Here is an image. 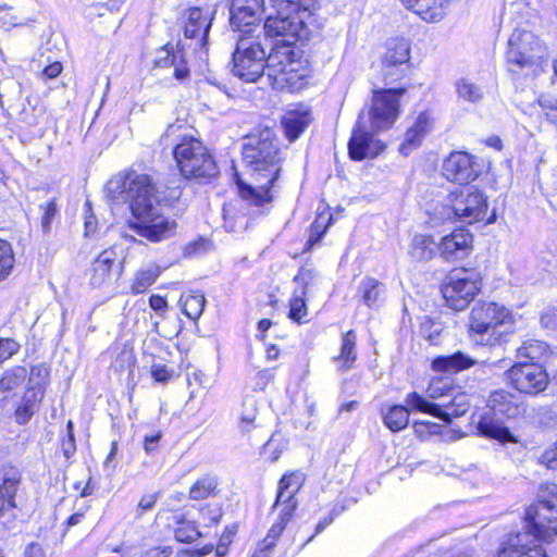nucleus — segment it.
Here are the masks:
<instances>
[{
	"label": "nucleus",
	"instance_id": "obj_46",
	"mask_svg": "<svg viewBox=\"0 0 557 557\" xmlns=\"http://www.w3.org/2000/svg\"><path fill=\"white\" fill-rule=\"evenodd\" d=\"M200 536V532L197 530L194 522L184 521L175 530V537L178 542L190 543Z\"/></svg>",
	"mask_w": 557,
	"mask_h": 557
},
{
	"label": "nucleus",
	"instance_id": "obj_17",
	"mask_svg": "<svg viewBox=\"0 0 557 557\" xmlns=\"http://www.w3.org/2000/svg\"><path fill=\"white\" fill-rule=\"evenodd\" d=\"M214 14L215 8L213 5L188 9L184 26L185 36L187 38L198 39L200 46L205 47Z\"/></svg>",
	"mask_w": 557,
	"mask_h": 557
},
{
	"label": "nucleus",
	"instance_id": "obj_3",
	"mask_svg": "<svg viewBox=\"0 0 557 557\" xmlns=\"http://www.w3.org/2000/svg\"><path fill=\"white\" fill-rule=\"evenodd\" d=\"M293 55V50L278 49L267 58L257 39L242 37L233 52V73L246 82L265 76L273 88L294 90L300 86L302 75L298 73L300 64Z\"/></svg>",
	"mask_w": 557,
	"mask_h": 557
},
{
	"label": "nucleus",
	"instance_id": "obj_23",
	"mask_svg": "<svg viewBox=\"0 0 557 557\" xmlns=\"http://www.w3.org/2000/svg\"><path fill=\"white\" fill-rule=\"evenodd\" d=\"M529 533H518L497 552L496 557H547L544 548L535 543V540L528 541Z\"/></svg>",
	"mask_w": 557,
	"mask_h": 557
},
{
	"label": "nucleus",
	"instance_id": "obj_20",
	"mask_svg": "<svg viewBox=\"0 0 557 557\" xmlns=\"http://www.w3.org/2000/svg\"><path fill=\"white\" fill-rule=\"evenodd\" d=\"M122 272V263L117 252L113 248L103 250L92 263L90 283L94 286H102L116 280Z\"/></svg>",
	"mask_w": 557,
	"mask_h": 557
},
{
	"label": "nucleus",
	"instance_id": "obj_10",
	"mask_svg": "<svg viewBox=\"0 0 557 557\" xmlns=\"http://www.w3.org/2000/svg\"><path fill=\"white\" fill-rule=\"evenodd\" d=\"M509 385L519 393L535 396L549 383L546 369L535 361L517 362L506 372Z\"/></svg>",
	"mask_w": 557,
	"mask_h": 557
},
{
	"label": "nucleus",
	"instance_id": "obj_13",
	"mask_svg": "<svg viewBox=\"0 0 557 557\" xmlns=\"http://www.w3.org/2000/svg\"><path fill=\"white\" fill-rule=\"evenodd\" d=\"M306 21L292 14H278L267 17L263 29L264 34L271 38H281L286 46L293 45L296 40L307 36ZM284 49L290 50L288 47Z\"/></svg>",
	"mask_w": 557,
	"mask_h": 557
},
{
	"label": "nucleus",
	"instance_id": "obj_39",
	"mask_svg": "<svg viewBox=\"0 0 557 557\" xmlns=\"http://www.w3.org/2000/svg\"><path fill=\"white\" fill-rule=\"evenodd\" d=\"M158 276V267L150 265L138 270L131 285L132 293L140 294L146 292L156 282Z\"/></svg>",
	"mask_w": 557,
	"mask_h": 557
},
{
	"label": "nucleus",
	"instance_id": "obj_24",
	"mask_svg": "<svg viewBox=\"0 0 557 557\" xmlns=\"http://www.w3.org/2000/svg\"><path fill=\"white\" fill-rule=\"evenodd\" d=\"M21 482V474L14 468L0 470V519L15 507V495Z\"/></svg>",
	"mask_w": 557,
	"mask_h": 557
},
{
	"label": "nucleus",
	"instance_id": "obj_21",
	"mask_svg": "<svg viewBox=\"0 0 557 557\" xmlns=\"http://www.w3.org/2000/svg\"><path fill=\"white\" fill-rule=\"evenodd\" d=\"M443 175L448 181L463 184L473 181L478 174L471 156L463 151H456L444 161Z\"/></svg>",
	"mask_w": 557,
	"mask_h": 557
},
{
	"label": "nucleus",
	"instance_id": "obj_57",
	"mask_svg": "<svg viewBox=\"0 0 557 557\" xmlns=\"http://www.w3.org/2000/svg\"><path fill=\"white\" fill-rule=\"evenodd\" d=\"M62 72V64L53 62L42 70V75L47 78H55Z\"/></svg>",
	"mask_w": 557,
	"mask_h": 557
},
{
	"label": "nucleus",
	"instance_id": "obj_51",
	"mask_svg": "<svg viewBox=\"0 0 557 557\" xmlns=\"http://www.w3.org/2000/svg\"><path fill=\"white\" fill-rule=\"evenodd\" d=\"M67 437L62 442L63 454L70 458L75 453V438L73 433V422L70 420L66 424Z\"/></svg>",
	"mask_w": 557,
	"mask_h": 557
},
{
	"label": "nucleus",
	"instance_id": "obj_32",
	"mask_svg": "<svg viewBox=\"0 0 557 557\" xmlns=\"http://www.w3.org/2000/svg\"><path fill=\"white\" fill-rule=\"evenodd\" d=\"M39 384L38 381L36 382L37 386H30L26 389L21 404L15 410V418L20 424L26 423L38 409L39 401L42 397V391Z\"/></svg>",
	"mask_w": 557,
	"mask_h": 557
},
{
	"label": "nucleus",
	"instance_id": "obj_43",
	"mask_svg": "<svg viewBox=\"0 0 557 557\" xmlns=\"http://www.w3.org/2000/svg\"><path fill=\"white\" fill-rule=\"evenodd\" d=\"M458 97L465 101L476 103L483 99L482 88L469 79H460L456 83Z\"/></svg>",
	"mask_w": 557,
	"mask_h": 557
},
{
	"label": "nucleus",
	"instance_id": "obj_18",
	"mask_svg": "<svg viewBox=\"0 0 557 557\" xmlns=\"http://www.w3.org/2000/svg\"><path fill=\"white\" fill-rule=\"evenodd\" d=\"M264 11L263 0H230V23L237 30L256 25Z\"/></svg>",
	"mask_w": 557,
	"mask_h": 557
},
{
	"label": "nucleus",
	"instance_id": "obj_49",
	"mask_svg": "<svg viewBox=\"0 0 557 557\" xmlns=\"http://www.w3.org/2000/svg\"><path fill=\"white\" fill-rule=\"evenodd\" d=\"M285 527L286 524L283 523L281 520H278L276 523L272 525V528L268 532L267 537L263 540L264 549L269 550L274 546L275 541L280 537Z\"/></svg>",
	"mask_w": 557,
	"mask_h": 557
},
{
	"label": "nucleus",
	"instance_id": "obj_62",
	"mask_svg": "<svg viewBox=\"0 0 557 557\" xmlns=\"http://www.w3.org/2000/svg\"><path fill=\"white\" fill-rule=\"evenodd\" d=\"M83 518H84L83 511L75 512L67 519V525L69 527L76 525L82 521Z\"/></svg>",
	"mask_w": 557,
	"mask_h": 557
},
{
	"label": "nucleus",
	"instance_id": "obj_15",
	"mask_svg": "<svg viewBox=\"0 0 557 557\" xmlns=\"http://www.w3.org/2000/svg\"><path fill=\"white\" fill-rule=\"evenodd\" d=\"M371 125L368 126L364 115L360 114L348 143L349 156L352 160L373 158L383 149L381 144L374 139Z\"/></svg>",
	"mask_w": 557,
	"mask_h": 557
},
{
	"label": "nucleus",
	"instance_id": "obj_52",
	"mask_svg": "<svg viewBox=\"0 0 557 557\" xmlns=\"http://www.w3.org/2000/svg\"><path fill=\"white\" fill-rule=\"evenodd\" d=\"M42 210L44 215L41 218V226L44 232H49L50 223L57 214L55 203L53 201H49L45 206H42Z\"/></svg>",
	"mask_w": 557,
	"mask_h": 557
},
{
	"label": "nucleus",
	"instance_id": "obj_26",
	"mask_svg": "<svg viewBox=\"0 0 557 557\" xmlns=\"http://www.w3.org/2000/svg\"><path fill=\"white\" fill-rule=\"evenodd\" d=\"M409 10L426 22H438L445 15L449 0H400Z\"/></svg>",
	"mask_w": 557,
	"mask_h": 557
},
{
	"label": "nucleus",
	"instance_id": "obj_34",
	"mask_svg": "<svg viewBox=\"0 0 557 557\" xmlns=\"http://www.w3.org/2000/svg\"><path fill=\"white\" fill-rule=\"evenodd\" d=\"M308 112L288 111L282 117V127L289 141L295 140L310 124Z\"/></svg>",
	"mask_w": 557,
	"mask_h": 557
},
{
	"label": "nucleus",
	"instance_id": "obj_12",
	"mask_svg": "<svg viewBox=\"0 0 557 557\" xmlns=\"http://www.w3.org/2000/svg\"><path fill=\"white\" fill-rule=\"evenodd\" d=\"M405 403L412 406L414 410L430 413L445 422H450L453 418L463 416L470 408V403L465 394H458L449 403L442 406L428 401L423 396L416 392L406 396Z\"/></svg>",
	"mask_w": 557,
	"mask_h": 557
},
{
	"label": "nucleus",
	"instance_id": "obj_4",
	"mask_svg": "<svg viewBox=\"0 0 557 557\" xmlns=\"http://www.w3.org/2000/svg\"><path fill=\"white\" fill-rule=\"evenodd\" d=\"M513 324L515 315L509 308L494 301H479L470 312L469 335L481 345L494 346Z\"/></svg>",
	"mask_w": 557,
	"mask_h": 557
},
{
	"label": "nucleus",
	"instance_id": "obj_47",
	"mask_svg": "<svg viewBox=\"0 0 557 557\" xmlns=\"http://www.w3.org/2000/svg\"><path fill=\"white\" fill-rule=\"evenodd\" d=\"M276 507L281 508L278 520L287 524V522L292 519L294 511L297 507V500L296 498L289 499L287 497H283V499L280 503H277L276 498L273 508Z\"/></svg>",
	"mask_w": 557,
	"mask_h": 557
},
{
	"label": "nucleus",
	"instance_id": "obj_54",
	"mask_svg": "<svg viewBox=\"0 0 557 557\" xmlns=\"http://www.w3.org/2000/svg\"><path fill=\"white\" fill-rule=\"evenodd\" d=\"M338 513H339V511H338L336 508H333V509L331 510V512L329 513V516H327V517H325V518H323V519H322V520H321V521L315 525L314 534H313V535H311V536L308 539V541L306 542V544H307V543H309V542H311V541L313 540V537H314L317 534H319V533L323 532V531H324V529H325L327 525H330V524L334 521V519L338 516Z\"/></svg>",
	"mask_w": 557,
	"mask_h": 557
},
{
	"label": "nucleus",
	"instance_id": "obj_5",
	"mask_svg": "<svg viewBox=\"0 0 557 557\" xmlns=\"http://www.w3.org/2000/svg\"><path fill=\"white\" fill-rule=\"evenodd\" d=\"M506 60L511 72L536 75L547 63L548 50L532 32L516 29L508 40Z\"/></svg>",
	"mask_w": 557,
	"mask_h": 557
},
{
	"label": "nucleus",
	"instance_id": "obj_63",
	"mask_svg": "<svg viewBox=\"0 0 557 557\" xmlns=\"http://www.w3.org/2000/svg\"><path fill=\"white\" fill-rule=\"evenodd\" d=\"M278 355H280V351L275 346H271L267 349V358L269 360L277 359Z\"/></svg>",
	"mask_w": 557,
	"mask_h": 557
},
{
	"label": "nucleus",
	"instance_id": "obj_59",
	"mask_svg": "<svg viewBox=\"0 0 557 557\" xmlns=\"http://www.w3.org/2000/svg\"><path fill=\"white\" fill-rule=\"evenodd\" d=\"M157 502V495H145L141 497L138 507L143 510H150Z\"/></svg>",
	"mask_w": 557,
	"mask_h": 557
},
{
	"label": "nucleus",
	"instance_id": "obj_53",
	"mask_svg": "<svg viewBox=\"0 0 557 557\" xmlns=\"http://www.w3.org/2000/svg\"><path fill=\"white\" fill-rule=\"evenodd\" d=\"M151 376L154 381L164 383L171 377V371L165 364L153 363L150 368Z\"/></svg>",
	"mask_w": 557,
	"mask_h": 557
},
{
	"label": "nucleus",
	"instance_id": "obj_29",
	"mask_svg": "<svg viewBox=\"0 0 557 557\" xmlns=\"http://www.w3.org/2000/svg\"><path fill=\"white\" fill-rule=\"evenodd\" d=\"M431 124L430 115L426 112L420 113L413 125L406 132L405 140L399 148L400 152L407 156L412 149L417 148L429 132Z\"/></svg>",
	"mask_w": 557,
	"mask_h": 557
},
{
	"label": "nucleus",
	"instance_id": "obj_31",
	"mask_svg": "<svg viewBox=\"0 0 557 557\" xmlns=\"http://www.w3.org/2000/svg\"><path fill=\"white\" fill-rule=\"evenodd\" d=\"M278 14H292L308 22L314 9V0H271Z\"/></svg>",
	"mask_w": 557,
	"mask_h": 557
},
{
	"label": "nucleus",
	"instance_id": "obj_37",
	"mask_svg": "<svg viewBox=\"0 0 557 557\" xmlns=\"http://www.w3.org/2000/svg\"><path fill=\"white\" fill-rule=\"evenodd\" d=\"M305 481V475L300 471H293L284 474L278 482V491H277V503H280L283 497H287L289 499L295 498L296 494L302 486Z\"/></svg>",
	"mask_w": 557,
	"mask_h": 557
},
{
	"label": "nucleus",
	"instance_id": "obj_41",
	"mask_svg": "<svg viewBox=\"0 0 557 557\" xmlns=\"http://www.w3.org/2000/svg\"><path fill=\"white\" fill-rule=\"evenodd\" d=\"M183 312L190 319L197 320L205 308L206 298L202 294H189L181 297Z\"/></svg>",
	"mask_w": 557,
	"mask_h": 557
},
{
	"label": "nucleus",
	"instance_id": "obj_1",
	"mask_svg": "<svg viewBox=\"0 0 557 557\" xmlns=\"http://www.w3.org/2000/svg\"><path fill=\"white\" fill-rule=\"evenodd\" d=\"M106 189L112 200L129 201L136 219L132 226L138 235L151 242H161L175 233L176 222L162 213L156 186L149 175L129 171L110 180Z\"/></svg>",
	"mask_w": 557,
	"mask_h": 557
},
{
	"label": "nucleus",
	"instance_id": "obj_64",
	"mask_svg": "<svg viewBox=\"0 0 557 557\" xmlns=\"http://www.w3.org/2000/svg\"><path fill=\"white\" fill-rule=\"evenodd\" d=\"M271 326V321L268 320V319H262L261 321H259L258 323V327L261 332H265L267 330H269V327Z\"/></svg>",
	"mask_w": 557,
	"mask_h": 557
},
{
	"label": "nucleus",
	"instance_id": "obj_50",
	"mask_svg": "<svg viewBox=\"0 0 557 557\" xmlns=\"http://www.w3.org/2000/svg\"><path fill=\"white\" fill-rule=\"evenodd\" d=\"M20 348V345L11 338H0V362L10 358Z\"/></svg>",
	"mask_w": 557,
	"mask_h": 557
},
{
	"label": "nucleus",
	"instance_id": "obj_14",
	"mask_svg": "<svg viewBox=\"0 0 557 557\" xmlns=\"http://www.w3.org/2000/svg\"><path fill=\"white\" fill-rule=\"evenodd\" d=\"M410 59V45L404 38L392 39L387 44L386 52L382 58V73L386 82L399 79L408 67Z\"/></svg>",
	"mask_w": 557,
	"mask_h": 557
},
{
	"label": "nucleus",
	"instance_id": "obj_8",
	"mask_svg": "<svg viewBox=\"0 0 557 557\" xmlns=\"http://www.w3.org/2000/svg\"><path fill=\"white\" fill-rule=\"evenodd\" d=\"M449 201L455 216L468 223L485 221L491 224L496 221L495 210L488 213L487 197L474 186L454 190Z\"/></svg>",
	"mask_w": 557,
	"mask_h": 557
},
{
	"label": "nucleus",
	"instance_id": "obj_60",
	"mask_svg": "<svg viewBox=\"0 0 557 557\" xmlns=\"http://www.w3.org/2000/svg\"><path fill=\"white\" fill-rule=\"evenodd\" d=\"M30 375V381H33L35 377H38L40 381H44L48 375V371L45 367L37 366L32 368Z\"/></svg>",
	"mask_w": 557,
	"mask_h": 557
},
{
	"label": "nucleus",
	"instance_id": "obj_11",
	"mask_svg": "<svg viewBox=\"0 0 557 557\" xmlns=\"http://www.w3.org/2000/svg\"><path fill=\"white\" fill-rule=\"evenodd\" d=\"M404 88L380 89L374 91L368 120L372 131L389 128L399 114V98Z\"/></svg>",
	"mask_w": 557,
	"mask_h": 557
},
{
	"label": "nucleus",
	"instance_id": "obj_28",
	"mask_svg": "<svg viewBox=\"0 0 557 557\" xmlns=\"http://www.w3.org/2000/svg\"><path fill=\"white\" fill-rule=\"evenodd\" d=\"M475 362L470 356L457 351L453 355L440 356L433 359L432 369L436 372L454 374L471 368Z\"/></svg>",
	"mask_w": 557,
	"mask_h": 557
},
{
	"label": "nucleus",
	"instance_id": "obj_25",
	"mask_svg": "<svg viewBox=\"0 0 557 557\" xmlns=\"http://www.w3.org/2000/svg\"><path fill=\"white\" fill-rule=\"evenodd\" d=\"M488 407L495 414H503L509 419L517 418L525 411L516 397L504 389L493 392L488 397Z\"/></svg>",
	"mask_w": 557,
	"mask_h": 557
},
{
	"label": "nucleus",
	"instance_id": "obj_42",
	"mask_svg": "<svg viewBox=\"0 0 557 557\" xmlns=\"http://www.w3.org/2000/svg\"><path fill=\"white\" fill-rule=\"evenodd\" d=\"M548 352V345L539 339H529L518 348V357L527 358L531 361L542 359Z\"/></svg>",
	"mask_w": 557,
	"mask_h": 557
},
{
	"label": "nucleus",
	"instance_id": "obj_61",
	"mask_svg": "<svg viewBox=\"0 0 557 557\" xmlns=\"http://www.w3.org/2000/svg\"><path fill=\"white\" fill-rule=\"evenodd\" d=\"M170 550L168 548L154 547L146 553L147 557H168Z\"/></svg>",
	"mask_w": 557,
	"mask_h": 557
},
{
	"label": "nucleus",
	"instance_id": "obj_38",
	"mask_svg": "<svg viewBox=\"0 0 557 557\" xmlns=\"http://www.w3.org/2000/svg\"><path fill=\"white\" fill-rule=\"evenodd\" d=\"M216 487L218 480L215 476H202L190 486L189 498L194 500L206 499L215 494Z\"/></svg>",
	"mask_w": 557,
	"mask_h": 557
},
{
	"label": "nucleus",
	"instance_id": "obj_2",
	"mask_svg": "<svg viewBox=\"0 0 557 557\" xmlns=\"http://www.w3.org/2000/svg\"><path fill=\"white\" fill-rule=\"evenodd\" d=\"M243 158L249 169L250 182L237 176L240 197L256 207L272 202L277 193L281 163L284 159L273 129L265 127L251 136L243 149Z\"/></svg>",
	"mask_w": 557,
	"mask_h": 557
},
{
	"label": "nucleus",
	"instance_id": "obj_7",
	"mask_svg": "<svg viewBox=\"0 0 557 557\" xmlns=\"http://www.w3.org/2000/svg\"><path fill=\"white\" fill-rule=\"evenodd\" d=\"M482 286L480 273L474 269H456L446 277L442 294L448 307L460 311L479 294Z\"/></svg>",
	"mask_w": 557,
	"mask_h": 557
},
{
	"label": "nucleus",
	"instance_id": "obj_45",
	"mask_svg": "<svg viewBox=\"0 0 557 557\" xmlns=\"http://www.w3.org/2000/svg\"><path fill=\"white\" fill-rule=\"evenodd\" d=\"M244 410L240 414L239 428L242 432H249L255 426L257 418V408L252 399H247L243 404Z\"/></svg>",
	"mask_w": 557,
	"mask_h": 557
},
{
	"label": "nucleus",
	"instance_id": "obj_9",
	"mask_svg": "<svg viewBox=\"0 0 557 557\" xmlns=\"http://www.w3.org/2000/svg\"><path fill=\"white\" fill-rule=\"evenodd\" d=\"M529 532L534 539L550 540L557 535V485L527 510Z\"/></svg>",
	"mask_w": 557,
	"mask_h": 557
},
{
	"label": "nucleus",
	"instance_id": "obj_36",
	"mask_svg": "<svg viewBox=\"0 0 557 557\" xmlns=\"http://www.w3.org/2000/svg\"><path fill=\"white\" fill-rule=\"evenodd\" d=\"M435 243L431 236L416 235L410 244L409 255L416 261L431 260L435 255Z\"/></svg>",
	"mask_w": 557,
	"mask_h": 557
},
{
	"label": "nucleus",
	"instance_id": "obj_48",
	"mask_svg": "<svg viewBox=\"0 0 557 557\" xmlns=\"http://www.w3.org/2000/svg\"><path fill=\"white\" fill-rule=\"evenodd\" d=\"M537 461L549 469L557 468V441L537 457Z\"/></svg>",
	"mask_w": 557,
	"mask_h": 557
},
{
	"label": "nucleus",
	"instance_id": "obj_19",
	"mask_svg": "<svg viewBox=\"0 0 557 557\" xmlns=\"http://www.w3.org/2000/svg\"><path fill=\"white\" fill-rule=\"evenodd\" d=\"M473 236L463 227L454 230L444 236L437 245L441 257L447 261L459 260L467 257L473 248Z\"/></svg>",
	"mask_w": 557,
	"mask_h": 557
},
{
	"label": "nucleus",
	"instance_id": "obj_40",
	"mask_svg": "<svg viewBox=\"0 0 557 557\" xmlns=\"http://www.w3.org/2000/svg\"><path fill=\"white\" fill-rule=\"evenodd\" d=\"M27 376V371L23 367H16L4 373L0 380V395L5 399V393L15 389L21 386Z\"/></svg>",
	"mask_w": 557,
	"mask_h": 557
},
{
	"label": "nucleus",
	"instance_id": "obj_16",
	"mask_svg": "<svg viewBox=\"0 0 557 557\" xmlns=\"http://www.w3.org/2000/svg\"><path fill=\"white\" fill-rule=\"evenodd\" d=\"M318 273L314 269L301 267L294 276L296 287L289 301V318L296 322H301L307 315L306 295L307 289L315 284Z\"/></svg>",
	"mask_w": 557,
	"mask_h": 557
},
{
	"label": "nucleus",
	"instance_id": "obj_44",
	"mask_svg": "<svg viewBox=\"0 0 557 557\" xmlns=\"http://www.w3.org/2000/svg\"><path fill=\"white\" fill-rule=\"evenodd\" d=\"M14 263L15 258L11 244L0 238V282L11 274Z\"/></svg>",
	"mask_w": 557,
	"mask_h": 557
},
{
	"label": "nucleus",
	"instance_id": "obj_56",
	"mask_svg": "<svg viewBox=\"0 0 557 557\" xmlns=\"http://www.w3.org/2000/svg\"><path fill=\"white\" fill-rule=\"evenodd\" d=\"M24 557H46V555L42 546L33 542L25 547Z\"/></svg>",
	"mask_w": 557,
	"mask_h": 557
},
{
	"label": "nucleus",
	"instance_id": "obj_35",
	"mask_svg": "<svg viewBox=\"0 0 557 557\" xmlns=\"http://www.w3.org/2000/svg\"><path fill=\"white\" fill-rule=\"evenodd\" d=\"M356 341L357 336L352 330L346 332L342 337L341 352L335 358L342 371L351 369L357 359Z\"/></svg>",
	"mask_w": 557,
	"mask_h": 557
},
{
	"label": "nucleus",
	"instance_id": "obj_30",
	"mask_svg": "<svg viewBox=\"0 0 557 557\" xmlns=\"http://www.w3.org/2000/svg\"><path fill=\"white\" fill-rule=\"evenodd\" d=\"M409 408L414 409L412 406ZM381 417L384 425L392 432H400L406 429L409 423L408 405H384L381 408Z\"/></svg>",
	"mask_w": 557,
	"mask_h": 557
},
{
	"label": "nucleus",
	"instance_id": "obj_22",
	"mask_svg": "<svg viewBox=\"0 0 557 557\" xmlns=\"http://www.w3.org/2000/svg\"><path fill=\"white\" fill-rule=\"evenodd\" d=\"M472 423L476 432L483 437L496 440L502 443H517V440L510 433L509 429L504 426L492 411H484L472 414Z\"/></svg>",
	"mask_w": 557,
	"mask_h": 557
},
{
	"label": "nucleus",
	"instance_id": "obj_33",
	"mask_svg": "<svg viewBox=\"0 0 557 557\" xmlns=\"http://www.w3.org/2000/svg\"><path fill=\"white\" fill-rule=\"evenodd\" d=\"M159 55L156 59L157 67H174V77L177 81H185L189 77V70L183 55L178 52H171L168 47L159 50Z\"/></svg>",
	"mask_w": 557,
	"mask_h": 557
},
{
	"label": "nucleus",
	"instance_id": "obj_55",
	"mask_svg": "<svg viewBox=\"0 0 557 557\" xmlns=\"http://www.w3.org/2000/svg\"><path fill=\"white\" fill-rule=\"evenodd\" d=\"M160 437H161L160 432L145 436L144 448L147 454H151L157 450L158 442H159Z\"/></svg>",
	"mask_w": 557,
	"mask_h": 557
},
{
	"label": "nucleus",
	"instance_id": "obj_27",
	"mask_svg": "<svg viewBox=\"0 0 557 557\" xmlns=\"http://www.w3.org/2000/svg\"><path fill=\"white\" fill-rule=\"evenodd\" d=\"M362 302L371 309L380 308L386 298V286L381 281L366 276L358 286Z\"/></svg>",
	"mask_w": 557,
	"mask_h": 557
},
{
	"label": "nucleus",
	"instance_id": "obj_58",
	"mask_svg": "<svg viewBox=\"0 0 557 557\" xmlns=\"http://www.w3.org/2000/svg\"><path fill=\"white\" fill-rule=\"evenodd\" d=\"M149 306L152 310L162 312L166 308V300L159 295H152L149 298Z\"/></svg>",
	"mask_w": 557,
	"mask_h": 557
},
{
	"label": "nucleus",
	"instance_id": "obj_6",
	"mask_svg": "<svg viewBox=\"0 0 557 557\" xmlns=\"http://www.w3.org/2000/svg\"><path fill=\"white\" fill-rule=\"evenodd\" d=\"M173 157L181 174L186 178H211L219 172L208 148L193 136H178Z\"/></svg>",
	"mask_w": 557,
	"mask_h": 557
}]
</instances>
